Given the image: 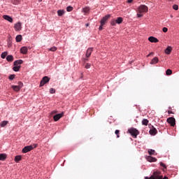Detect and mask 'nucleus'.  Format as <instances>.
I'll return each mask as SVG.
<instances>
[{
  "instance_id": "nucleus-48",
  "label": "nucleus",
  "mask_w": 179,
  "mask_h": 179,
  "mask_svg": "<svg viewBox=\"0 0 179 179\" xmlns=\"http://www.w3.org/2000/svg\"><path fill=\"white\" fill-rule=\"evenodd\" d=\"M150 55H155V52H150L147 57H150Z\"/></svg>"
},
{
  "instance_id": "nucleus-30",
  "label": "nucleus",
  "mask_w": 179,
  "mask_h": 179,
  "mask_svg": "<svg viewBox=\"0 0 179 179\" xmlns=\"http://www.w3.org/2000/svg\"><path fill=\"white\" fill-rule=\"evenodd\" d=\"M148 124H149V120H148V119H143L142 120V124L143 125H148Z\"/></svg>"
},
{
  "instance_id": "nucleus-18",
  "label": "nucleus",
  "mask_w": 179,
  "mask_h": 179,
  "mask_svg": "<svg viewBox=\"0 0 179 179\" xmlns=\"http://www.w3.org/2000/svg\"><path fill=\"white\" fill-rule=\"evenodd\" d=\"M22 64H23V60L22 59L16 60L14 62V66H17V65H22Z\"/></svg>"
},
{
  "instance_id": "nucleus-8",
  "label": "nucleus",
  "mask_w": 179,
  "mask_h": 179,
  "mask_svg": "<svg viewBox=\"0 0 179 179\" xmlns=\"http://www.w3.org/2000/svg\"><path fill=\"white\" fill-rule=\"evenodd\" d=\"M145 179H162V177L158 176L157 177V172H154L153 175L149 177H145Z\"/></svg>"
},
{
  "instance_id": "nucleus-9",
  "label": "nucleus",
  "mask_w": 179,
  "mask_h": 179,
  "mask_svg": "<svg viewBox=\"0 0 179 179\" xmlns=\"http://www.w3.org/2000/svg\"><path fill=\"white\" fill-rule=\"evenodd\" d=\"M14 29L15 31H20L22 30V24L20 22H17L14 25Z\"/></svg>"
},
{
  "instance_id": "nucleus-50",
  "label": "nucleus",
  "mask_w": 179,
  "mask_h": 179,
  "mask_svg": "<svg viewBox=\"0 0 179 179\" xmlns=\"http://www.w3.org/2000/svg\"><path fill=\"white\" fill-rule=\"evenodd\" d=\"M168 113H169V114H174V113H173V111H171V110H169Z\"/></svg>"
},
{
  "instance_id": "nucleus-22",
  "label": "nucleus",
  "mask_w": 179,
  "mask_h": 179,
  "mask_svg": "<svg viewBox=\"0 0 179 179\" xmlns=\"http://www.w3.org/2000/svg\"><path fill=\"white\" fill-rule=\"evenodd\" d=\"M171 50H172L171 47L168 46V47L166 48V49L165 50V53H166L167 55H170L171 52Z\"/></svg>"
},
{
  "instance_id": "nucleus-54",
  "label": "nucleus",
  "mask_w": 179,
  "mask_h": 179,
  "mask_svg": "<svg viewBox=\"0 0 179 179\" xmlns=\"http://www.w3.org/2000/svg\"><path fill=\"white\" fill-rule=\"evenodd\" d=\"M169 1H173V0H169Z\"/></svg>"
},
{
  "instance_id": "nucleus-17",
  "label": "nucleus",
  "mask_w": 179,
  "mask_h": 179,
  "mask_svg": "<svg viewBox=\"0 0 179 179\" xmlns=\"http://www.w3.org/2000/svg\"><path fill=\"white\" fill-rule=\"evenodd\" d=\"M14 58L13 56H12V55H8L6 57V61H8V62H13Z\"/></svg>"
},
{
  "instance_id": "nucleus-37",
  "label": "nucleus",
  "mask_w": 179,
  "mask_h": 179,
  "mask_svg": "<svg viewBox=\"0 0 179 179\" xmlns=\"http://www.w3.org/2000/svg\"><path fill=\"white\" fill-rule=\"evenodd\" d=\"M54 93H55V89H54V88H50V94H54Z\"/></svg>"
},
{
  "instance_id": "nucleus-20",
  "label": "nucleus",
  "mask_w": 179,
  "mask_h": 179,
  "mask_svg": "<svg viewBox=\"0 0 179 179\" xmlns=\"http://www.w3.org/2000/svg\"><path fill=\"white\" fill-rule=\"evenodd\" d=\"M14 160H15V163H19V162H20V160H22V155L15 156Z\"/></svg>"
},
{
  "instance_id": "nucleus-43",
  "label": "nucleus",
  "mask_w": 179,
  "mask_h": 179,
  "mask_svg": "<svg viewBox=\"0 0 179 179\" xmlns=\"http://www.w3.org/2000/svg\"><path fill=\"white\" fill-rule=\"evenodd\" d=\"M90 66H91V65H90V64H89V63H87V64H85V68H86V69H89L90 68Z\"/></svg>"
},
{
  "instance_id": "nucleus-33",
  "label": "nucleus",
  "mask_w": 179,
  "mask_h": 179,
  "mask_svg": "<svg viewBox=\"0 0 179 179\" xmlns=\"http://www.w3.org/2000/svg\"><path fill=\"white\" fill-rule=\"evenodd\" d=\"M48 51H52V52L57 51V47H52L48 49Z\"/></svg>"
},
{
  "instance_id": "nucleus-2",
  "label": "nucleus",
  "mask_w": 179,
  "mask_h": 179,
  "mask_svg": "<svg viewBox=\"0 0 179 179\" xmlns=\"http://www.w3.org/2000/svg\"><path fill=\"white\" fill-rule=\"evenodd\" d=\"M48 82H50V78H48V76H44L41 80L40 87H41L44 86V85H45V83H48Z\"/></svg>"
},
{
  "instance_id": "nucleus-1",
  "label": "nucleus",
  "mask_w": 179,
  "mask_h": 179,
  "mask_svg": "<svg viewBox=\"0 0 179 179\" xmlns=\"http://www.w3.org/2000/svg\"><path fill=\"white\" fill-rule=\"evenodd\" d=\"M128 132L131 135V136H133V138H137L138 135H139V131L135 128L129 129Z\"/></svg>"
},
{
  "instance_id": "nucleus-6",
  "label": "nucleus",
  "mask_w": 179,
  "mask_h": 179,
  "mask_svg": "<svg viewBox=\"0 0 179 179\" xmlns=\"http://www.w3.org/2000/svg\"><path fill=\"white\" fill-rule=\"evenodd\" d=\"M34 149V148H33V145L25 146L22 149V153H27L28 152H30V151L33 150Z\"/></svg>"
},
{
  "instance_id": "nucleus-49",
  "label": "nucleus",
  "mask_w": 179,
  "mask_h": 179,
  "mask_svg": "<svg viewBox=\"0 0 179 179\" xmlns=\"http://www.w3.org/2000/svg\"><path fill=\"white\" fill-rule=\"evenodd\" d=\"M57 110H53L51 112V114L52 115H54V114H57Z\"/></svg>"
},
{
  "instance_id": "nucleus-16",
  "label": "nucleus",
  "mask_w": 179,
  "mask_h": 179,
  "mask_svg": "<svg viewBox=\"0 0 179 179\" xmlns=\"http://www.w3.org/2000/svg\"><path fill=\"white\" fill-rule=\"evenodd\" d=\"M21 54H27V48L26 46H23L20 49Z\"/></svg>"
},
{
  "instance_id": "nucleus-41",
  "label": "nucleus",
  "mask_w": 179,
  "mask_h": 179,
  "mask_svg": "<svg viewBox=\"0 0 179 179\" xmlns=\"http://www.w3.org/2000/svg\"><path fill=\"white\" fill-rule=\"evenodd\" d=\"M18 86L22 89L23 87V83L19 81L17 83Z\"/></svg>"
},
{
  "instance_id": "nucleus-34",
  "label": "nucleus",
  "mask_w": 179,
  "mask_h": 179,
  "mask_svg": "<svg viewBox=\"0 0 179 179\" xmlns=\"http://www.w3.org/2000/svg\"><path fill=\"white\" fill-rule=\"evenodd\" d=\"M16 76L15 75V74H12V75H10V76L8 77V79L10 80H13L14 79H15V77Z\"/></svg>"
},
{
  "instance_id": "nucleus-11",
  "label": "nucleus",
  "mask_w": 179,
  "mask_h": 179,
  "mask_svg": "<svg viewBox=\"0 0 179 179\" xmlns=\"http://www.w3.org/2000/svg\"><path fill=\"white\" fill-rule=\"evenodd\" d=\"M148 41H150V43H159V39H157V38H155L154 36H150L148 38Z\"/></svg>"
},
{
  "instance_id": "nucleus-15",
  "label": "nucleus",
  "mask_w": 179,
  "mask_h": 179,
  "mask_svg": "<svg viewBox=\"0 0 179 179\" xmlns=\"http://www.w3.org/2000/svg\"><path fill=\"white\" fill-rule=\"evenodd\" d=\"M11 88L13 90H14V92H19L22 89L19 85H13L11 86Z\"/></svg>"
},
{
  "instance_id": "nucleus-46",
  "label": "nucleus",
  "mask_w": 179,
  "mask_h": 179,
  "mask_svg": "<svg viewBox=\"0 0 179 179\" xmlns=\"http://www.w3.org/2000/svg\"><path fill=\"white\" fill-rule=\"evenodd\" d=\"M160 166H162V167H164V169H166V164H163V162L160 163Z\"/></svg>"
},
{
  "instance_id": "nucleus-39",
  "label": "nucleus",
  "mask_w": 179,
  "mask_h": 179,
  "mask_svg": "<svg viewBox=\"0 0 179 179\" xmlns=\"http://www.w3.org/2000/svg\"><path fill=\"white\" fill-rule=\"evenodd\" d=\"M111 26H115L117 24V22L115 20H112L110 22Z\"/></svg>"
},
{
  "instance_id": "nucleus-52",
  "label": "nucleus",
  "mask_w": 179,
  "mask_h": 179,
  "mask_svg": "<svg viewBox=\"0 0 179 179\" xmlns=\"http://www.w3.org/2000/svg\"><path fill=\"white\" fill-rule=\"evenodd\" d=\"M33 146H34V147H33L34 148H37L38 145H37V144H34Z\"/></svg>"
},
{
  "instance_id": "nucleus-24",
  "label": "nucleus",
  "mask_w": 179,
  "mask_h": 179,
  "mask_svg": "<svg viewBox=\"0 0 179 179\" xmlns=\"http://www.w3.org/2000/svg\"><path fill=\"white\" fill-rule=\"evenodd\" d=\"M8 122H9L5 121V120L3 121V122H0V126L2 127H6V125H8Z\"/></svg>"
},
{
  "instance_id": "nucleus-7",
  "label": "nucleus",
  "mask_w": 179,
  "mask_h": 179,
  "mask_svg": "<svg viewBox=\"0 0 179 179\" xmlns=\"http://www.w3.org/2000/svg\"><path fill=\"white\" fill-rule=\"evenodd\" d=\"M62 117H64V112H62V113L56 114L53 116L54 121H59V120H61Z\"/></svg>"
},
{
  "instance_id": "nucleus-40",
  "label": "nucleus",
  "mask_w": 179,
  "mask_h": 179,
  "mask_svg": "<svg viewBox=\"0 0 179 179\" xmlns=\"http://www.w3.org/2000/svg\"><path fill=\"white\" fill-rule=\"evenodd\" d=\"M115 135H117V138H120V130H115Z\"/></svg>"
},
{
  "instance_id": "nucleus-32",
  "label": "nucleus",
  "mask_w": 179,
  "mask_h": 179,
  "mask_svg": "<svg viewBox=\"0 0 179 179\" xmlns=\"http://www.w3.org/2000/svg\"><path fill=\"white\" fill-rule=\"evenodd\" d=\"M66 10H67V12H72V10H73V7L69 6L66 8Z\"/></svg>"
},
{
  "instance_id": "nucleus-10",
  "label": "nucleus",
  "mask_w": 179,
  "mask_h": 179,
  "mask_svg": "<svg viewBox=\"0 0 179 179\" xmlns=\"http://www.w3.org/2000/svg\"><path fill=\"white\" fill-rule=\"evenodd\" d=\"M3 19H4L5 20H7L10 23H13V19L12 18V17L9 15H3Z\"/></svg>"
},
{
  "instance_id": "nucleus-26",
  "label": "nucleus",
  "mask_w": 179,
  "mask_h": 179,
  "mask_svg": "<svg viewBox=\"0 0 179 179\" xmlns=\"http://www.w3.org/2000/svg\"><path fill=\"white\" fill-rule=\"evenodd\" d=\"M17 43H20L22 41V35H17L15 38Z\"/></svg>"
},
{
  "instance_id": "nucleus-36",
  "label": "nucleus",
  "mask_w": 179,
  "mask_h": 179,
  "mask_svg": "<svg viewBox=\"0 0 179 179\" xmlns=\"http://www.w3.org/2000/svg\"><path fill=\"white\" fill-rule=\"evenodd\" d=\"M157 177H161V179H169V178H167V176H165L163 178V176L159 175V173H157Z\"/></svg>"
},
{
  "instance_id": "nucleus-29",
  "label": "nucleus",
  "mask_w": 179,
  "mask_h": 179,
  "mask_svg": "<svg viewBox=\"0 0 179 179\" xmlns=\"http://www.w3.org/2000/svg\"><path fill=\"white\" fill-rule=\"evenodd\" d=\"M173 73V71H171V69H167L166 71V75H167V76H170V75H172Z\"/></svg>"
},
{
  "instance_id": "nucleus-21",
  "label": "nucleus",
  "mask_w": 179,
  "mask_h": 179,
  "mask_svg": "<svg viewBox=\"0 0 179 179\" xmlns=\"http://www.w3.org/2000/svg\"><path fill=\"white\" fill-rule=\"evenodd\" d=\"M123 20H123L122 17H118L115 20L116 23H117V24H121V23H122Z\"/></svg>"
},
{
  "instance_id": "nucleus-4",
  "label": "nucleus",
  "mask_w": 179,
  "mask_h": 179,
  "mask_svg": "<svg viewBox=\"0 0 179 179\" xmlns=\"http://www.w3.org/2000/svg\"><path fill=\"white\" fill-rule=\"evenodd\" d=\"M111 17V15L110 14L105 15L101 20V24H106L107 23V21L108 19Z\"/></svg>"
},
{
  "instance_id": "nucleus-12",
  "label": "nucleus",
  "mask_w": 179,
  "mask_h": 179,
  "mask_svg": "<svg viewBox=\"0 0 179 179\" xmlns=\"http://www.w3.org/2000/svg\"><path fill=\"white\" fill-rule=\"evenodd\" d=\"M92 52H93V49L92 48H90L87 50V52H86V57L87 58H89V57H90V55H92Z\"/></svg>"
},
{
  "instance_id": "nucleus-47",
  "label": "nucleus",
  "mask_w": 179,
  "mask_h": 179,
  "mask_svg": "<svg viewBox=\"0 0 179 179\" xmlns=\"http://www.w3.org/2000/svg\"><path fill=\"white\" fill-rule=\"evenodd\" d=\"M137 16H138V17H142V16H143V15H142L141 13H138Z\"/></svg>"
},
{
  "instance_id": "nucleus-53",
  "label": "nucleus",
  "mask_w": 179,
  "mask_h": 179,
  "mask_svg": "<svg viewBox=\"0 0 179 179\" xmlns=\"http://www.w3.org/2000/svg\"><path fill=\"white\" fill-rule=\"evenodd\" d=\"M86 61H88L87 59H84V62H86Z\"/></svg>"
},
{
  "instance_id": "nucleus-28",
  "label": "nucleus",
  "mask_w": 179,
  "mask_h": 179,
  "mask_svg": "<svg viewBox=\"0 0 179 179\" xmlns=\"http://www.w3.org/2000/svg\"><path fill=\"white\" fill-rule=\"evenodd\" d=\"M20 69V66H15L13 68V70L15 71V72H19Z\"/></svg>"
},
{
  "instance_id": "nucleus-44",
  "label": "nucleus",
  "mask_w": 179,
  "mask_h": 179,
  "mask_svg": "<svg viewBox=\"0 0 179 179\" xmlns=\"http://www.w3.org/2000/svg\"><path fill=\"white\" fill-rule=\"evenodd\" d=\"M103 25H104V24H101L100 26H99V30H100V31L103 30Z\"/></svg>"
},
{
  "instance_id": "nucleus-38",
  "label": "nucleus",
  "mask_w": 179,
  "mask_h": 179,
  "mask_svg": "<svg viewBox=\"0 0 179 179\" xmlns=\"http://www.w3.org/2000/svg\"><path fill=\"white\" fill-rule=\"evenodd\" d=\"M173 9H174V10H178V5L174 4L173 6Z\"/></svg>"
},
{
  "instance_id": "nucleus-25",
  "label": "nucleus",
  "mask_w": 179,
  "mask_h": 179,
  "mask_svg": "<svg viewBox=\"0 0 179 179\" xmlns=\"http://www.w3.org/2000/svg\"><path fill=\"white\" fill-rule=\"evenodd\" d=\"M64 13H65V10H57L58 16H62Z\"/></svg>"
},
{
  "instance_id": "nucleus-23",
  "label": "nucleus",
  "mask_w": 179,
  "mask_h": 179,
  "mask_svg": "<svg viewBox=\"0 0 179 179\" xmlns=\"http://www.w3.org/2000/svg\"><path fill=\"white\" fill-rule=\"evenodd\" d=\"M6 159V154H0V160L3 162Z\"/></svg>"
},
{
  "instance_id": "nucleus-31",
  "label": "nucleus",
  "mask_w": 179,
  "mask_h": 179,
  "mask_svg": "<svg viewBox=\"0 0 179 179\" xmlns=\"http://www.w3.org/2000/svg\"><path fill=\"white\" fill-rule=\"evenodd\" d=\"M84 13H88L89 10H90V8L89 7H85L83 9Z\"/></svg>"
},
{
  "instance_id": "nucleus-3",
  "label": "nucleus",
  "mask_w": 179,
  "mask_h": 179,
  "mask_svg": "<svg viewBox=\"0 0 179 179\" xmlns=\"http://www.w3.org/2000/svg\"><path fill=\"white\" fill-rule=\"evenodd\" d=\"M148 6H146L145 5H141L138 7L139 13H145L148 12Z\"/></svg>"
},
{
  "instance_id": "nucleus-42",
  "label": "nucleus",
  "mask_w": 179,
  "mask_h": 179,
  "mask_svg": "<svg viewBox=\"0 0 179 179\" xmlns=\"http://www.w3.org/2000/svg\"><path fill=\"white\" fill-rule=\"evenodd\" d=\"M162 31H164V33H167V31H169V29H167V27H164L162 29Z\"/></svg>"
},
{
  "instance_id": "nucleus-45",
  "label": "nucleus",
  "mask_w": 179,
  "mask_h": 179,
  "mask_svg": "<svg viewBox=\"0 0 179 179\" xmlns=\"http://www.w3.org/2000/svg\"><path fill=\"white\" fill-rule=\"evenodd\" d=\"M7 47H8V48H10V47H12V43L8 42V45H7Z\"/></svg>"
},
{
  "instance_id": "nucleus-27",
  "label": "nucleus",
  "mask_w": 179,
  "mask_h": 179,
  "mask_svg": "<svg viewBox=\"0 0 179 179\" xmlns=\"http://www.w3.org/2000/svg\"><path fill=\"white\" fill-rule=\"evenodd\" d=\"M6 55H8V52H3L1 55V58L5 59V58H6Z\"/></svg>"
},
{
  "instance_id": "nucleus-19",
  "label": "nucleus",
  "mask_w": 179,
  "mask_h": 179,
  "mask_svg": "<svg viewBox=\"0 0 179 179\" xmlns=\"http://www.w3.org/2000/svg\"><path fill=\"white\" fill-rule=\"evenodd\" d=\"M147 160H148V162H156L157 159L152 156H148L147 157Z\"/></svg>"
},
{
  "instance_id": "nucleus-5",
  "label": "nucleus",
  "mask_w": 179,
  "mask_h": 179,
  "mask_svg": "<svg viewBox=\"0 0 179 179\" xmlns=\"http://www.w3.org/2000/svg\"><path fill=\"white\" fill-rule=\"evenodd\" d=\"M168 124H170L171 127H175L176 125V118L171 117L167 119Z\"/></svg>"
},
{
  "instance_id": "nucleus-51",
  "label": "nucleus",
  "mask_w": 179,
  "mask_h": 179,
  "mask_svg": "<svg viewBox=\"0 0 179 179\" xmlns=\"http://www.w3.org/2000/svg\"><path fill=\"white\" fill-rule=\"evenodd\" d=\"M132 1L134 0H127L128 3H131Z\"/></svg>"
},
{
  "instance_id": "nucleus-13",
  "label": "nucleus",
  "mask_w": 179,
  "mask_h": 179,
  "mask_svg": "<svg viewBox=\"0 0 179 179\" xmlns=\"http://www.w3.org/2000/svg\"><path fill=\"white\" fill-rule=\"evenodd\" d=\"M150 135H156V134H157V129H156V128H155L153 126H152V129H151L150 130Z\"/></svg>"
},
{
  "instance_id": "nucleus-14",
  "label": "nucleus",
  "mask_w": 179,
  "mask_h": 179,
  "mask_svg": "<svg viewBox=\"0 0 179 179\" xmlns=\"http://www.w3.org/2000/svg\"><path fill=\"white\" fill-rule=\"evenodd\" d=\"M157 62H159V58L157 57H154L151 62H150V64L151 65H155V64H157Z\"/></svg>"
},
{
  "instance_id": "nucleus-35",
  "label": "nucleus",
  "mask_w": 179,
  "mask_h": 179,
  "mask_svg": "<svg viewBox=\"0 0 179 179\" xmlns=\"http://www.w3.org/2000/svg\"><path fill=\"white\" fill-rule=\"evenodd\" d=\"M155 152L156 151H155V150H152V149L148 150L149 155H155Z\"/></svg>"
}]
</instances>
